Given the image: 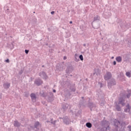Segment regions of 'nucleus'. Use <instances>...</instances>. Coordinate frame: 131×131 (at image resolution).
Masks as SVG:
<instances>
[{"label": "nucleus", "instance_id": "obj_24", "mask_svg": "<svg viewBox=\"0 0 131 131\" xmlns=\"http://www.w3.org/2000/svg\"><path fill=\"white\" fill-rule=\"evenodd\" d=\"M131 96V91L130 90H128V94L126 95L127 98H130Z\"/></svg>", "mask_w": 131, "mask_h": 131}, {"label": "nucleus", "instance_id": "obj_41", "mask_svg": "<svg viewBox=\"0 0 131 131\" xmlns=\"http://www.w3.org/2000/svg\"><path fill=\"white\" fill-rule=\"evenodd\" d=\"M53 93H56V90H53Z\"/></svg>", "mask_w": 131, "mask_h": 131}, {"label": "nucleus", "instance_id": "obj_25", "mask_svg": "<svg viewBox=\"0 0 131 131\" xmlns=\"http://www.w3.org/2000/svg\"><path fill=\"white\" fill-rule=\"evenodd\" d=\"M98 20H100V16L97 15L96 17H94V21H98Z\"/></svg>", "mask_w": 131, "mask_h": 131}, {"label": "nucleus", "instance_id": "obj_2", "mask_svg": "<svg viewBox=\"0 0 131 131\" xmlns=\"http://www.w3.org/2000/svg\"><path fill=\"white\" fill-rule=\"evenodd\" d=\"M107 84L108 88H112L113 85H115L116 84V81H115V79L114 78H112L107 82Z\"/></svg>", "mask_w": 131, "mask_h": 131}, {"label": "nucleus", "instance_id": "obj_15", "mask_svg": "<svg viewBox=\"0 0 131 131\" xmlns=\"http://www.w3.org/2000/svg\"><path fill=\"white\" fill-rule=\"evenodd\" d=\"M47 96L50 100H53V97H54V94L53 93L50 92L48 93Z\"/></svg>", "mask_w": 131, "mask_h": 131}, {"label": "nucleus", "instance_id": "obj_36", "mask_svg": "<svg viewBox=\"0 0 131 131\" xmlns=\"http://www.w3.org/2000/svg\"><path fill=\"white\" fill-rule=\"evenodd\" d=\"M22 73H23V70H21L19 72V74H22Z\"/></svg>", "mask_w": 131, "mask_h": 131}, {"label": "nucleus", "instance_id": "obj_22", "mask_svg": "<svg viewBox=\"0 0 131 131\" xmlns=\"http://www.w3.org/2000/svg\"><path fill=\"white\" fill-rule=\"evenodd\" d=\"M39 125H40V124H39V122L38 121H37L35 123L34 127L35 128H37V127H38Z\"/></svg>", "mask_w": 131, "mask_h": 131}, {"label": "nucleus", "instance_id": "obj_28", "mask_svg": "<svg viewBox=\"0 0 131 131\" xmlns=\"http://www.w3.org/2000/svg\"><path fill=\"white\" fill-rule=\"evenodd\" d=\"M126 75L127 76V77H130V73L128 72H126Z\"/></svg>", "mask_w": 131, "mask_h": 131}, {"label": "nucleus", "instance_id": "obj_37", "mask_svg": "<svg viewBox=\"0 0 131 131\" xmlns=\"http://www.w3.org/2000/svg\"><path fill=\"white\" fill-rule=\"evenodd\" d=\"M128 128L129 129V131H131V126H128Z\"/></svg>", "mask_w": 131, "mask_h": 131}, {"label": "nucleus", "instance_id": "obj_6", "mask_svg": "<svg viewBox=\"0 0 131 131\" xmlns=\"http://www.w3.org/2000/svg\"><path fill=\"white\" fill-rule=\"evenodd\" d=\"M35 84H36L38 86H39V85H41V84H42V80L40 79V78L36 79L34 81Z\"/></svg>", "mask_w": 131, "mask_h": 131}, {"label": "nucleus", "instance_id": "obj_39", "mask_svg": "<svg viewBox=\"0 0 131 131\" xmlns=\"http://www.w3.org/2000/svg\"><path fill=\"white\" fill-rule=\"evenodd\" d=\"M113 64L114 65H116V61H114L113 62Z\"/></svg>", "mask_w": 131, "mask_h": 131}, {"label": "nucleus", "instance_id": "obj_12", "mask_svg": "<svg viewBox=\"0 0 131 131\" xmlns=\"http://www.w3.org/2000/svg\"><path fill=\"white\" fill-rule=\"evenodd\" d=\"M89 106L91 111L93 109H95V108H96V107H97L96 104H95L92 102L89 103Z\"/></svg>", "mask_w": 131, "mask_h": 131}, {"label": "nucleus", "instance_id": "obj_46", "mask_svg": "<svg viewBox=\"0 0 131 131\" xmlns=\"http://www.w3.org/2000/svg\"><path fill=\"white\" fill-rule=\"evenodd\" d=\"M42 67H45V66H42Z\"/></svg>", "mask_w": 131, "mask_h": 131}, {"label": "nucleus", "instance_id": "obj_47", "mask_svg": "<svg viewBox=\"0 0 131 131\" xmlns=\"http://www.w3.org/2000/svg\"><path fill=\"white\" fill-rule=\"evenodd\" d=\"M82 99H83V97H82Z\"/></svg>", "mask_w": 131, "mask_h": 131}, {"label": "nucleus", "instance_id": "obj_10", "mask_svg": "<svg viewBox=\"0 0 131 131\" xmlns=\"http://www.w3.org/2000/svg\"><path fill=\"white\" fill-rule=\"evenodd\" d=\"M104 123H105L106 124V127H104L103 128H102L101 131H107V127H109V122L105 121L104 122Z\"/></svg>", "mask_w": 131, "mask_h": 131}, {"label": "nucleus", "instance_id": "obj_33", "mask_svg": "<svg viewBox=\"0 0 131 131\" xmlns=\"http://www.w3.org/2000/svg\"><path fill=\"white\" fill-rule=\"evenodd\" d=\"M75 58H78V54L77 53L75 54Z\"/></svg>", "mask_w": 131, "mask_h": 131}, {"label": "nucleus", "instance_id": "obj_5", "mask_svg": "<svg viewBox=\"0 0 131 131\" xmlns=\"http://www.w3.org/2000/svg\"><path fill=\"white\" fill-rule=\"evenodd\" d=\"M39 76L43 78V79H47L48 78V76L47 75V74L46 72L42 71L39 73Z\"/></svg>", "mask_w": 131, "mask_h": 131}, {"label": "nucleus", "instance_id": "obj_32", "mask_svg": "<svg viewBox=\"0 0 131 131\" xmlns=\"http://www.w3.org/2000/svg\"><path fill=\"white\" fill-rule=\"evenodd\" d=\"M5 62H6V63H10V60L9 59H7L5 60Z\"/></svg>", "mask_w": 131, "mask_h": 131}, {"label": "nucleus", "instance_id": "obj_26", "mask_svg": "<svg viewBox=\"0 0 131 131\" xmlns=\"http://www.w3.org/2000/svg\"><path fill=\"white\" fill-rule=\"evenodd\" d=\"M29 96V93L25 92V97H26V98H28Z\"/></svg>", "mask_w": 131, "mask_h": 131}, {"label": "nucleus", "instance_id": "obj_11", "mask_svg": "<svg viewBox=\"0 0 131 131\" xmlns=\"http://www.w3.org/2000/svg\"><path fill=\"white\" fill-rule=\"evenodd\" d=\"M73 71V67L70 66L68 67L66 70V73H71Z\"/></svg>", "mask_w": 131, "mask_h": 131}, {"label": "nucleus", "instance_id": "obj_1", "mask_svg": "<svg viewBox=\"0 0 131 131\" xmlns=\"http://www.w3.org/2000/svg\"><path fill=\"white\" fill-rule=\"evenodd\" d=\"M114 126H115L116 130H121L120 127H122V125L120 124V122L117 119L114 121Z\"/></svg>", "mask_w": 131, "mask_h": 131}, {"label": "nucleus", "instance_id": "obj_48", "mask_svg": "<svg viewBox=\"0 0 131 131\" xmlns=\"http://www.w3.org/2000/svg\"><path fill=\"white\" fill-rule=\"evenodd\" d=\"M94 20H93V23H94Z\"/></svg>", "mask_w": 131, "mask_h": 131}, {"label": "nucleus", "instance_id": "obj_40", "mask_svg": "<svg viewBox=\"0 0 131 131\" xmlns=\"http://www.w3.org/2000/svg\"><path fill=\"white\" fill-rule=\"evenodd\" d=\"M66 59H67V57L64 56L63 57V60H66Z\"/></svg>", "mask_w": 131, "mask_h": 131}, {"label": "nucleus", "instance_id": "obj_20", "mask_svg": "<svg viewBox=\"0 0 131 131\" xmlns=\"http://www.w3.org/2000/svg\"><path fill=\"white\" fill-rule=\"evenodd\" d=\"M4 89H9L10 88V83H5L3 84Z\"/></svg>", "mask_w": 131, "mask_h": 131}, {"label": "nucleus", "instance_id": "obj_9", "mask_svg": "<svg viewBox=\"0 0 131 131\" xmlns=\"http://www.w3.org/2000/svg\"><path fill=\"white\" fill-rule=\"evenodd\" d=\"M56 69L59 70V71H63L65 69V66H62V64L57 65L56 66Z\"/></svg>", "mask_w": 131, "mask_h": 131}, {"label": "nucleus", "instance_id": "obj_16", "mask_svg": "<svg viewBox=\"0 0 131 131\" xmlns=\"http://www.w3.org/2000/svg\"><path fill=\"white\" fill-rule=\"evenodd\" d=\"M65 97L66 98H70V96H71V94L70 93V91L69 90H66L65 91Z\"/></svg>", "mask_w": 131, "mask_h": 131}, {"label": "nucleus", "instance_id": "obj_14", "mask_svg": "<svg viewBox=\"0 0 131 131\" xmlns=\"http://www.w3.org/2000/svg\"><path fill=\"white\" fill-rule=\"evenodd\" d=\"M100 72H101V71L99 70L98 69H94V73H93V75H97V76H98L100 75Z\"/></svg>", "mask_w": 131, "mask_h": 131}, {"label": "nucleus", "instance_id": "obj_42", "mask_svg": "<svg viewBox=\"0 0 131 131\" xmlns=\"http://www.w3.org/2000/svg\"><path fill=\"white\" fill-rule=\"evenodd\" d=\"M85 46H86V44L84 43V44H83V46H84V47H85Z\"/></svg>", "mask_w": 131, "mask_h": 131}, {"label": "nucleus", "instance_id": "obj_44", "mask_svg": "<svg viewBox=\"0 0 131 131\" xmlns=\"http://www.w3.org/2000/svg\"><path fill=\"white\" fill-rule=\"evenodd\" d=\"M47 122H51L50 121H47Z\"/></svg>", "mask_w": 131, "mask_h": 131}, {"label": "nucleus", "instance_id": "obj_4", "mask_svg": "<svg viewBox=\"0 0 131 131\" xmlns=\"http://www.w3.org/2000/svg\"><path fill=\"white\" fill-rule=\"evenodd\" d=\"M112 77V74L110 72H106L105 75L104 76L105 80H109Z\"/></svg>", "mask_w": 131, "mask_h": 131}, {"label": "nucleus", "instance_id": "obj_34", "mask_svg": "<svg viewBox=\"0 0 131 131\" xmlns=\"http://www.w3.org/2000/svg\"><path fill=\"white\" fill-rule=\"evenodd\" d=\"M25 53L26 54H28V53H29V50H25Z\"/></svg>", "mask_w": 131, "mask_h": 131}, {"label": "nucleus", "instance_id": "obj_30", "mask_svg": "<svg viewBox=\"0 0 131 131\" xmlns=\"http://www.w3.org/2000/svg\"><path fill=\"white\" fill-rule=\"evenodd\" d=\"M98 84H99L100 88H103V83H102L101 82H98Z\"/></svg>", "mask_w": 131, "mask_h": 131}, {"label": "nucleus", "instance_id": "obj_45", "mask_svg": "<svg viewBox=\"0 0 131 131\" xmlns=\"http://www.w3.org/2000/svg\"><path fill=\"white\" fill-rule=\"evenodd\" d=\"M114 58V57H112V59H113Z\"/></svg>", "mask_w": 131, "mask_h": 131}, {"label": "nucleus", "instance_id": "obj_29", "mask_svg": "<svg viewBox=\"0 0 131 131\" xmlns=\"http://www.w3.org/2000/svg\"><path fill=\"white\" fill-rule=\"evenodd\" d=\"M51 123L52 124H56V121H53V119H51Z\"/></svg>", "mask_w": 131, "mask_h": 131}, {"label": "nucleus", "instance_id": "obj_18", "mask_svg": "<svg viewBox=\"0 0 131 131\" xmlns=\"http://www.w3.org/2000/svg\"><path fill=\"white\" fill-rule=\"evenodd\" d=\"M68 107H69V104L67 103H64L62 105V109L63 110H67L68 109Z\"/></svg>", "mask_w": 131, "mask_h": 131}, {"label": "nucleus", "instance_id": "obj_7", "mask_svg": "<svg viewBox=\"0 0 131 131\" xmlns=\"http://www.w3.org/2000/svg\"><path fill=\"white\" fill-rule=\"evenodd\" d=\"M125 112L129 113V114H131V107L130 106H129V104H128L126 106V108L124 109Z\"/></svg>", "mask_w": 131, "mask_h": 131}, {"label": "nucleus", "instance_id": "obj_23", "mask_svg": "<svg viewBox=\"0 0 131 131\" xmlns=\"http://www.w3.org/2000/svg\"><path fill=\"white\" fill-rule=\"evenodd\" d=\"M86 126L88 127V128H91V127H92V123H91L90 122L86 123Z\"/></svg>", "mask_w": 131, "mask_h": 131}, {"label": "nucleus", "instance_id": "obj_8", "mask_svg": "<svg viewBox=\"0 0 131 131\" xmlns=\"http://www.w3.org/2000/svg\"><path fill=\"white\" fill-rule=\"evenodd\" d=\"M124 99H123V98L121 97L119 99V102L118 104L119 105H122V106H125V103H124Z\"/></svg>", "mask_w": 131, "mask_h": 131}, {"label": "nucleus", "instance_id": "obj_38", "mask_svg": "<svg viewBox=\"0 0 131 131\" xmlns=\"http://www.w3.org/2000/svg\"><path fill=\"white\" fill-rule=\"evenodd\" d=\"M51 15H54L55 14V11H52L51 12Z\"/></svg>", "mask_w": 131, "mask_h": 131}, {"label": "nucleus", "instance_id": "obj_35", "mask_svg": "<svg viewBox=\"0 0 131 131\" xmlns=\"http://www.w3.org/2000/svg\"><path fill=\"white\" fill-rule=\"evenodd\" d=\"M76 90L75 89V88H73L72 89H71V91L72 92H75Z\"/></svg>", "mask_w": 131, "mask_h": 131}, {"label": "nucleus", "instance_id": "obj_21", "mask_svg": "<svg viewBox=\"0 0 131 131\" xmlns=\"http://www.w3.org/2000/svg\"><path fill=\"white\" fill-rule=\"evenodd\" d=\"M116 60L117 61V62H121V61H122V58H121V57L119 56L116 57Z\"/></svg>", "mask_w": 131, "mask_h": 131}, {"label": "nucleus", "instance_id": "obj_13", "mask_svg": "<svg viewBox=\"0 0 131 131\" xmlns=\"http://www.w3.org/2000/svg\"><path fill=\"white\" fill-rule=\"evenodd\" d=\"M30 96L33 102H35L36 101V95L35 94L31 93Z\"/></svg>", "mask_w": 131, "mask_h": 131}, {"label": "nucleus", "instance_id": "obj_31", "mask_svg": "<svg viewBox=\"0 0 131 131\" xmlns=\"http://www.w3.org/2000/svg\"><path fill=\"white\" fill-rule=\"evenodd\" d=\"M76 62H78L79 61V58L78 57H75Z\"/></svg>", "mask_w": 131, "mask_h": 131}, {"label": "nucleus", "instance_id": "obj_3", "mask_svg": "<svg viewBox=\"0 0 131 131\" xmlns=\"http://www.w3.org/2000/svg\"><path fill=\"white\" fill-rule=\"evenodd\" d=\"M59 119H63V122L64 123V124H66L67 125H68V124H70L71 121L69 118H68V117L66 116L64 118H59Z\"/></svg>", "mask_w": 131, "mask_h": 131}, {"label": "nucleus", "instance_id": "obj_19", "mask_svg": "<svg viewBox=\"0 0 131 131\" xmlns=\"http://www.w3.org/2000/svg\"><path fill=\"white\" fill-rule=\"evenodd\" d=\"M115 108L117 111H121V107H120V106L117 104V103L116 104Z\"/></svg>", "mask_w": 131, "mask_h": 131}, {"label": "nucleus", "instance_id": "obj_43", "mask_svg": "<svg viewBox=\"0 0 131 131\" xmlns=\"http://www.w3.org/2000/svg\"><path fill=\"white\" fill-rule=\"evenodd\" d=\"M70 24H72V21H70Z\"/></svg>", "mask_w": 131, "mask_h": 131}, {"label": "nucleus", "instance_id": "obj_17", "mask_svg": "<svg viewBox=\"0 0 131 131\" xmlns=\"http://www.w3.org/2000/svg\"><path fill=\"white\" fill-rule=\"evenodd\" d=\"M14 126L15 127H19L21 125V123L18 122V121H14Z\"/></svg>", "mask_w": 131, "mask_h": 131}, {"label": "nucleus", "instance_id": "obj_27", "mask_svg": "<svg viewBox=\"0 0 131 131\" xmlns=\"http://www.w3.org/2000/svg\"><path fill=\"white\" fill-rule=\"evenodd\" d=\"M79 58L80 60H81V61H83V56H82V55H80Z\"/></svg>", "mask_w": 131, "mask_h": 131}]
</instances>
